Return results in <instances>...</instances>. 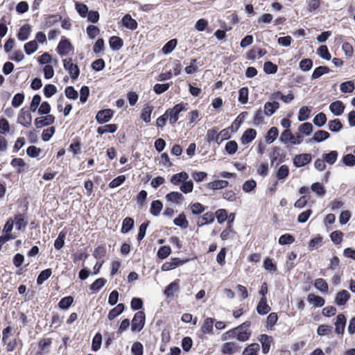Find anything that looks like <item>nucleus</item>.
<instances>
[{
  "instance_id": "obj_1",
  "label": "nucleus",
  "mask_w": 355,
  "mask_h": 355,
  "mask_svg": "<svg viewBox=\"0 0 355 355\" xmlns=\"http://www.w3.org/2000/svg\"><path fill=\"white\" fill-rule=\"evenodd\" d=\"M146 323V315L144 311H137L133 316L131 322V331L132 332H140L144 327Z\"/></svg>"
},
{
  "instance_id": "obj_2",
  "label": "nucleus",
  "mask_w": 355,
  "mask_h": 355,
  "mask_svg": "<svg viewBox=\"0 0 355 355\" xmlns=\"http://www.w3.org/2000/svg\"><path fill=\"white\" fill-rule=\"evenodd\" d=\"M187 103L181 102L173 106V108L167 109L166 113L168 116L170 123H175L179 119V114L185 110V105Z\"/></svg>"
},
{
  "instance_id": "obj_3",
  "label": "nucleus",
  "mask_w": 355,
  "mask_h": 355,
  "mask_svg": "<svg viewBox=\"0 0 355 355\" xmlns=\"http://www.w3.org/2000/svg\"><path fill=\"white\" fill-rule=\"evenodd\" d=\"M63 67L68 71L72 80H76L80 75V69L76 64H73L71 58H66L62 60Z\"/></svg>"
},
{
  "instance_id": "obj_4",
  "label": "nucleus",
  "mask_w": 355,
  "mask_h": 355,
  "mask_svg": "<svg viewBox=\"0 0 355 355\" xmlns=\"http://www.w3.org/2000/svg\"><path fill=\"white\" fill-rule=\"evenodd\" d=\"M73 50V46L70 40L64 37H62L56 48L57 53L62 57L68 55Z\"/></svg>"
},
{
  "instance_id": "obj_5",
  "label": "nucleus",
  "mask_w": 355,
  "mask_h": 355,
  "mask_svg": "<svg viewBox=\"0 0 355 355\" xmlns=\"http://www.w3.org/2000/svg\"><path fill=\"white\" fill-rule=\"evenodd\" d=\"M114 112L110 108L100 110L96 114V121L99 124L105 123L111 120Z\"/></svg>"
},
{
  "instance_id": "obj_6",
  "label": "nucleus",
  "mask_w": 355,
  "mask_h": 355,
  "mask_svg": "<svg viewBox=\"0 0 355 355\" xmlns=\"http://www.w3.org/2000/svg\"><path fill=\"white\" fill-rule=\"evenodd\" d=\"M235 218V214L232 213L228 217L226 228L221 232L220 238L223 241H226L230 238H232L235 232L232 229V223Z\"/></svg>"
},
{
  "instance_id": "obj_7",
  "label": "nucleus",
  "mask_w": 355,
  "mask_h": 355,
  "mask_svg": "<svg viewBox=\"0 0 355 355\" xmlns=\"http://www.w3.org/2000/svg\"><path fill=\"white\" fill-rule=\"evenodd\" d=\"M189 261V259H181L180 258L173 257L170 259V261H166L163 263L161 268L162 271H168L187 263Z\"/></svg>"
},
{
  "instance_id": "obj_8",
  "label": "nucleus",
  "mask_w": 355,
  "mask_h": 355,
  "mask_svg": "<svg viewBox=\"0 0 355 355\" xmlns=\"http://www.w3.org/2000/svg\"><path fill=\"white\" fill-rule=\"evenodd\" d=\"M312 160V156L309 153H302L295 155L293 159V165L297 168L303 167L309 164Z\"/></svg>"
},
{
  "instance_id": "obj_9",
  "label": "nucleus",
  "mask_w": 355,
  "mask_h": 355,
  "mask_svg": "<svg viewBox=\"0 0 355 355\" xmlns=\"http://www.w3.org/2000/svg\"><path fill=\"white\" fill-rule=\"evenodd\" d=\"M55 118L53 114H48L36 118L34 121V124L35 128L39 129L53 124L55 122Z\"/></svg>"
},
{
  "instance_id": "obj_10",
  "label": "nucleus",
  "mask_w": 355,
  "mask_h": 355,
  "mask_svg": "<svg viewBox=\"0 0 355 355\" xmlns=\"http://www.w3.org/2000/svg\"><path fill=\"white\" fill-rule=\"evenodd\" d=\"M350 298V293L347 290L343 289L336 293L334 303L338 306H345Z\"/></svg>"
},
{
  "instance_id": "obj_11",
  "label": "nucleus",
  "mask_w": 355,
  "mask_h": 355,
  "mask_svg": "<svg viewBox=\"0 0 355 355\" xmlns=\"http://www.w3.org/2000/svg\"><path fill=\"white\" fill-rule=\"evenodd\" d=\"M258 340L261 344L262 353L263 354H267L270 351L272 343H273L272 337L267 334H261Z\"/></svg>"
},
{
  "instance_id": "obj_12",
  "label": "nucleus",
  "mask_w": 355,
  "mask_h": 355,
  "mask_svg": "<svg viewBox=\"0 0 355 355\" xmlns=\"http://www.w3.org/2000/svg\"><path fill=\"white\" fill-rule=\"evenodd\" d=\"M32 116L30 112L25 110L22 108L18 115L17 122L26 128H29L31 125Z\"/></svg>"
},
{
  "instance_id": "obj_13",
  "label": "nucleus",
  "mask_w": 355,
  "mask_h": 355,
  "mask_svg": "<svg viewBox=\"0 0 355 355\" xmlns=\"http://www.w3.org/2000/svg\"><path fill=\"white\" fill-rule=\"evenodd\" d=\"M347 323V318L343 313H339L336 316L335 324V332L338 335H343L345 332V329Z\"/></svg>"
},
{
  "instance_id": "obj_14",
  "label": "nucleus",
  "mask_w": 355,
  "mask_h": 355,
  "mask_svg": "<svg viewBox=\"0 0 355 355\" xmlns=\"http://www.w3.org/2000/svg\"><path fill=\"white\" fill-rule=\"evenodd\" d=\"M121 24L126 28L135 31L138 27L137 21L130 14H125L121 19Z\"/></svg>"
},
{
  "instance_id": "obj_15",
  "label": "nucleus",
  "mask_w": 355,
  "mask_h": 355,
  "mask_svg": "<svg viewBox=\"0 0 355 355\" xmlns=\"http://www.w3.org/2000/svg\"><path fill=\"white\" fill-rule=\"evenodd\" d=\"M257 130L253 128L247 129L241 137V142L243 145L251 143L257 137Z\"/></svg>"
},
{
  "instance_id": "obj_16",
  "label": "nucleus",
  "mask_w": 355,
  "mask_h": 355,
  "mask_svg": "<svg viewBox=\"0 0 355 355\" xmlns=\"http://www.w3.org/2000/svg\"><path fill=\"white\" fill-rule=\"evenodd\" d=\"M241 347L235 342H227L223 343L221 347V353L223 354H232L237 352Z\"/></svg>"
},
{
  "instance_id": "obj_17",
  "label": "nucleus",
  "mask_w": 355,
  "mask_h": 355,
  "mask_svg": "<svg viewBox=\"0 0 355 355\" xmlns=\"http://www.w3.org/2000/svg\"><path fill=\"white\" fill-rule=\"evenodd\" d=\"M345 108V105L341 101H334L329 105L330 112L336 116L342 115Z\"/></svg>"
},
{
  "instance_id": "obj_18",
  "label": "nucleus",
  "mask_w": 355,
  "mask_h": 355,
  "mask_svg": "<svg viewBox=\"0 0 355 355\" xmlns=\"http://www.w3.org/2000/svg\"><path fill=\"white\" fill-rule=\"evenodd\" d=\"M31 33V26L28 24H24L21 26L18 33H17V39L19 41L24 42L28 39Z\"/></svg>"
},
{
  "instance_id": "obj_19",
  "label": "nucleus",
  "mask_w": 355,
  "mask_h": 355,
  "mask_svg": "<svg viewBox=\"0 0 355 355\" xmlns=\"http://www.w3.org/2000/svg\"><path fill=\"white\" fill-rule=\"evenodd\" d=\"M214 214L211 211H208L204 214L202 216L198 217L196 224L198 227H202L205 225L212 223L214 221Z\"/></svg>"
},
{
  "instance_id": "obj_20",
  "label": "nucleus",
  "mask_w": 355,
  "mask_h": 355,
  "mask_svg": "<svg viewBox=\"0 0 355 355\" xmlns=\"http://www.w3.org/2000/svg\"><path fill=\"white\" fill-rule=\"evenodd\" d=\"M329 137L330 134L327 131L319 130L314 133L313 137L309 139V142L320 143L328 139Z\"/></svg>"
},
{
  "instance_id": "obj_21",
  "label": "nucleus",
  "mask_w": 355,
  "mask_h": 355,
  "mask_svg": "<svg viewBox=\"0 0 355 355\" xmlns=\"http://www.w3.org/2000/svg\"><path fill=\"white\" fill-rule=\"evenodd\" d=\"M270 306L267 303L266 297H261L257 306V311L258 314L264 315L268 313L270 311Z\"/></svg>"
},
{
  "instance_id": "obj_22",
  "label": "nucleus",
  "mask_w": 355,
  "mask_h": 355,
  "mask_svg": "<svg viewBox=\"0 0 355 355\" xmlns=\"http://www.w3.org/2000/svg\"><path fill=\"white\" fill-rule=\"evenodd\" d=\"M135 220L132 217L127 216L122 221L121 233L125 234L134 228Z\"/></svg>"
},
{
  "instance_id": "obj_23",
  "label": "nucleus",
  "mask_w": 355,
  "mask_h": 355,
  "mask_svg": "<svg viewBox=\"0 0 355 355\" xmlns=\"http://www.w3.org/2000/svg\"><path fill=\"white\" fill-rule=\"evenodd\" d=\"M279 108V103L276 101H273L272 102H266L264 104V114L270 116L272 115Z\"/></svg>"
},
{
  "instance_id": "obj_24",
  "label": "nucleus",
  "mask_w": 355,
  "mask_h": 355,
  "mask_svg": "<svg viewBox=\"0 0 355 355\" xmlns=\"http://www.w3.org/2000/svg\"><path fill=\"white\" fill-rule=\"evenodd\" d=\"M307 301L309 303L313 304L315 307H322L325 303V300L322 297L313 293L308 295Z\"/></svg>"
},
{
  "instance_id": "obj_25",
  "label": "nucleus",
  "mask_w": 355,
  "mask_h": 355,
  "mask_svg": "<svg viewBox=\"0 0 355 355\" xmlns=\"http://www.w3.org/2000/svg\"><path fill=\"white\" fill-rule=\"evenodd\" d=\"M189 179V175L185 171H181L172 175L171 182L173 185H179Z\"/></svg>"
},
{
  "instance_id": "obj_26",
  "label": "nucleus",
  "mask_w": 355,
  "mask_h": 355,
  "mask_svg": "<svg viewBox=\"0 0 355 355\" xmlns=\"http://www.w3.org/2000/svg\"><path fill=\"white\" fill-rule=\"evenodd\" d=\"M166 199L168 202L175 204H181L184 199L183 195L178 191H171L166 195Z\"/></svg>"
},
{
  "instance_id": "obj_27",
  "label": "nucleus",
  "mask_w": 355,
  "mask_h": 355,
  "mask_svg": "<svg viewBox=\"0 0 355 355\" xmlns=\"http://www.w3.org/2000/svg\"><path fill=\"white\" fill-rule=\"evenodd\" d=\"M125 306L123 303L117 304L114 308L112 309L107 315L109 320H113L117 316L121 315L125 311Z\"/></svg>"
},
{
  "instance_id": "obj_28",
  "label": "nucleus",
  "mask_w": 355,
  "mask_h": 355,
  "mask_svg": "<svg viewBox=\"0 0 355 355\" xmlns=\"http://www.w3.org/2000/svg\"><path fill=\"white\" fill-rule=\"evenodd\" d=\"M109 44L112 51H116L123 46V40L120 37L112 36L109 40Z\"/></svg>"
},
{
  "instance_id": "obj_29",
  "label": "nucleus",
  "mask_w": 355,
  "mask_h": 355,
  "mask_svg": "<svg viewBox=\"0 0 355 355\" xmlns=\"http://www.w3.org/2000/svg\"><path fill=\"white\" fill-rule=\"evenodd\" d=\"M279 135V130L277 127L270 128L265 135V140L268 144L273 143Z\"/></svg>"
},
{
  "instance_id": "obj_30",
  "label": "nucleus",
  "mask_w": 355,
  "mask_h": 355,
  "mask_svg": "<svg viewBox=\"0 0 355 355\" xmlns=\"http://www.w3.org/2000/svg\"><path fill=\"white\" fill-rule=\"evenodd\" d=\"M173 223L175 225L180 227L181 229H187L189 227V222L184 212L180 213L173 220Z\"/></svg>"
},
{
  "instance_id": "obj_31",
  "label": "nucleus",
  "mask_w": 355,
  "mask_h": 355,
  "mask_svg": "<svg viewBox=\"0 0 355 355\" xmlns=\"http://www.w3.org/2000/svg\"><path fill=\"white\" fill-rule=\"evenodd\" d=\"M163 209V204L159 200H155L151 202L150 213L153 216H157L159 215L161 211Z\"/></svg>"
},
{
  "instance_id": "obj_32",
  "label": "nucleus",
  "mask_w": 355,
  "mask_h": 355,
  "mask_svg": "<svg viewBox=\"0 0 355 355\" xmlns=\"http://www.w3.org/2000/svg\"><path fill=\"white\" fill-rule=\"evenodd\" d=\"M10 165L14 168H17V173H21L25 171L24 168L26 164L22 158L14 157L10 162Z\"/></svg>"
},
{
  "instance_id": "obj_33",
  "label": "nucleus",
  "mask_w": 355,
  "mask_h": 355,
  "mask_svg": "<svg viewBox=\"0 0 355 355\" xmlns=\"http://www.w3.org/2000/svg\"><path fill=\"white\" fill-rule=\"evenodd\" d=\"M179 279H176L166 287L164 293L167 297H173V292L179 291Z\"/></svg>"
},
{
  "instance_id": "obj_34",
  "label": "nucleus",
  "mask_w": 355,
  "mask_h": 355,
  "mask_svg": "<svg viewBox=\"0 0 355 355\" xmlns=\"http://www.w3.org/2000/svg\"><path fill=\"white\" fill-rule=\"evenodd\" d=\"M118 129V125L115 123L107 124L103 126H99L96 132L98 135H102L106 132L114 133Z\"/></svg>"
},
{
  "instance_id": "obj_35",
  "label": "nucleus",
  "mask_w": 355,
  "mask_h": 355,
  "mask_svg": "<svg viewBox=\"0 0 355 355\" xmlns=\"http://www.w3.org/2000/svg\"><path fill=\"white\" fill-rule=\"evenodd\" d=\"M330 72V69L327 66H319L314 69L311 79L315 80L320 78L322 76Z\"/></svg>"
},
{
  "instance_id": "obj_36",
  "label": "nucleus",
  "mask_w": 355,
  "mask_h": 355,
  "mask_svg": "<svg viewBox=\"0 0 355 355\" xmlns=\"http://www.w3.org/2000/svg\"><path fill=\"white\" fill-rule=\"evenodd\" d=\"M228 184L229 182L227 180H218L209 182L207 187L212 190H218L227 187Z\"/></svg>"
},
{
  "instance_id": "obj_37",
  "label": "nucleus",
  "mask_w": 355,
  "mask_h": 355,
  "mask_svg": "<svg viewBox=\"0 0 355 355\" xmlns=\"http://www.w3.org/2000/svg\"><path fill=\"white\" fill-rule=\"evenodd\" d=\"M260 350V345L257 343H251L248 345L243 351L242 355H258Z\"/></svg>"
},
{
  "instance_id": "obj_38",
  "label": "nucleus",
  "mask_w": 355,
  "mask_h": 355,
  "mask_svg": "<svg viewBox=\"0 0 355 355\" xmlns=\"http://www.w3.org/2000/svg\"><path fill=\"white\" fill-rule=\"evenodd\" d=\"M16 229L19 231L24 230L27 225V221L25 220L24 214H17L15 216Z\"/></svg>"
},
{
  "instance_id": "obj_39",
  "label": "nucleus",
  "mask_w": 355,
  "mask_h": 355,
  "mask_svg": "<svg viewBox=\"0 0 355 355\" xmlns=\"http://www.w3.org/2000/svg\"><path fill=\"white\" fill-rule=\"evenodd\" d=\"M153 110V107L149 105H146L142 109L140 118L146 123L150 122V115Z\"/></svg>"
},
{
  "instance_id": "obj_40",
  "label": "nucleus",
  "mask_w": 355,
  "mask_h": 355,
  "mask_svg": "<svg viewBox=\"0 0 355 355\" xmlns=\"http://www.w3.org/2000/svg\"><path fill=\"white\" fill-rule=\"evenodd\" d=\"M338 156V153L336 150H331L328 153H323L322 157L326 163L333 165L336 162Z\"/></svg>"
},
{
  "instance_id": "obj_41",
  "label": "nucleus",
  "mask_w": 355,
  "mask_h": 355,
  "mask_svg": "<svg viewBox=\"0 0 355 355\" xmlns=\"http://www.w3.org/2000/svg\"><path fill=\"white\" fill-rule=\"evenodd\" d=\"M315 288L319 290L322 293H327L329 291V286L327 282L322 278L316 279L313 284Z\"/></svg>"
},
{
  "instance_id": "obj_42",
  "label": "nucleus",
  "mask_w": 355,
  "mask_h": 355,
  "mask_svg": "<svg viewBox=\"0 0 355 355\" xmlns=\"http://www.w3.org/2000/svg\"><path fill=\"white\" fill-rule=\"evenodd\" d=\"M52 274V270L51 268H46L42 270L36 279L37 285H42L46 280H47Z\"/></svg>"
},
{
  "instance_id": "obj_43",
  "label": "nucleus",
  "mask_w": 355,
  "mask_h": 355,
  "mask_svg": "<svg viewBox=\"0 0 355 355\" xmlns=\"http://www.w3.org/2000/svg\"><path fill=\"white\" fill-rule=\"evenodd\" d=\"M299 133L303 136H309L311 135L313 130V125L309 122H305L302 123L298 128Z\"/></svg>"
},
{
  "instance_id": "obj_44",
  "label": "nucleus",
  "mask_w": 355,
  "mask_h": 355,
  "mask_svg": "<svg viewBox=\"0 0 355 355\" xmlns=\"http://www.w3.org/2000/svg\"><path fill=\"white\" fill-rule=\"evenodd\" d=\"M214 321L215 319L212 318H207L201 327L202 331L205 334L211 333Z\"/></svg>"
},
{
  "instance_id": "obj_45",
  "label": "nucleus",
  "mask_w": 355,
  "mask_h": 355,
  "mask_svg": "<svg viewBox=\"0 0 355 355\" xmlns=\"http://www.w3.org/2000/svg\"><path fill=\"white\" fill-rule=\"evenodd\" d=\"M73 302V297L71 295L62 297L58 302V307L62 310H67Z\"/></svg>"
},
{
  "instance_id": "obj_46",
  "label": "nucleus",
  "mask_w": 355,
  "mask_h": 355,
  "mask_svg": "<svg viewBox=\"0 0 355 355\" xmlns=\"http://www.w3.org/2000/svg\"><path fill=\"white\" fill-rule=\"evenodd\" d=\"M81 141L79 137L73 139L72 142L69 145V150L72 152L73 155H76L80 153Z\"/></svg>"
},
{
  "instance_id": "obj_47",
  "label": "nucleus",
  "mask_w": 355,
  "mask_h": 355,
  "mask_svg": "<svg viewBox=\"0 0 355 355\" xmlns=\"http://www.w3.org/2000/svg\"><path fill=\"white\" fill-rule=\"evenodd\" d=\"M38 49L36 40H31L24 45V49L26 55H30L35 53Z\"/></svg>"
},
{
  "instance_id": "obj_48",
  "label": "nucleus",
  "mask_w": 355,
  "mask_h": 355,
  "mask_svg": "<svg viewBox=\"0 0 355 355\" xmlns=\"http://www.w3.org/2000/svg\"><path fill=\"white\" fill-rule=\"evenodd\" d=\"M328 126L329 130L332 132H338L343 128V125L339 119H335L329 121L328 123Z\"/></svg>"
},
{
  "instance_id": "obj_49",
  "label": "nucleus",
  "mask_w": 355,
  "mask_h": 355,
  "mask_svg": "<svg viewBox=\"0 0 355 355\" xmlns=\"http://www.w3.org/2000/svg\"><path fill=\"white\" fill-rule=\"evenodd\" d=\"M106 282L107 280L105 278H98L89 286V289L93 292H98L105 286Z\"/></svg>"
},
{
  "instance_id": "obj_50",
  "label": "nucleus",
  "mask_w": 355,
  "mask_h": 355,
  "mask_svg": "<svg viewBox=\"0 0 355 355\" xmlns=\"http://www.w3.org/2000/svg\"><path fill=\"white\" fill-rule=\"evenodd\" d=\"M340 89L343 93H352L355 89V84L352 80L343 82L340 85Z\"/></svg>"
},
{
  "instance_id": "obj_51",
  "label": "nucleus",
  "mask_w": 355,
  "mask_h": 355,
  "mask_svg": "<svg viewBox=\"0 0 355 355\" xmlns=\"http://www.w3.org/2000/svg\"><path fill=\"white\" fill-rule=\"evenodd\" d=\"M289 175V168L287 165H282L277 171L276 176L278 180H284Z\"/></svg>"
},
{
  "instance_id": "obj_52",
  "label": "nucleus",
  "mask_w": 355,
  "mask_h": 355,
  "mask_svg": "<svg viewBox=\"0 0 355 355\" xmlns=\"http://www.w3.org/2000/svg\"><path fill=\"white\" fill-rule=\"evenodd\" d=\"M191 212L193 215L197 216L203 213L206 207L200 202H193L189 205Z\"/></svg>"
},
{
  "instance_id": "obj_53",
  "label": "nucleus",
  "mask_w": 355,
  "mask_h": 355,
  "mask_svg": "<svg viewBox=\"0 0 355 355\" xmlns=\"http://www.w3.org/2000/svg\"><path fill=\"white\" fill-rule=\"evenodd\" d=\"M327 121L326 114L323 112H320L314 116L313 123L315 126L321 128L325 125Z\"/></svg>"
},
{
  "instance_id": "obj_54",
  "label": "nucleus",
  "mask_w": 355,
  "mask_h": 355,
  "mask_svg": "<svg viewBox=\"0 0 355 355\" xmlns=\"http://www.w3.org/2000/svg\"><path fill=\"white\" fill-rule=\"evenodd\" d=\"M311 112V110L308 106H302L298 113L297 119L299 121H304L307 120Z\"/></svg>"
},
{
  "instance_id": "obj_55",
  "label": "nucleus",
  "mask_w": 355,
  "mask_h": 355,
  "mask_svg": "<svg viewBox=\"0 0 355 355\" xmlns=\"http://www.w3.org/2000/svg\"><path fill=\"white\" fill-rule=\"evenodd\" d=\"M231 137L230 128L223 129L219 133H217L216 143L220 144L223 141L230 139Z\"/></svg>"
},
{
  "instance_id": "obj_56",
  "label": "nucleus",
  "mask_w": 355,
  "mask_h": 355,
  "mask_svg": "<svg viewBox=\"0 0 355 355\" xmlns=\"http://www.w3.org/2000/svg\"><path fill=\"white\" fill-rule=\"evenodd\" d=\"M297 258V254L294 252H291L287 254V261L285 264V269L287 271L293 270L296 264L294 263L293 261Z\"/></svg>"
},
{
  "instance_id": "obj_57",
  "label": "nucleus",
  "mask_w": 355,
  "mask_h": 355,
  "mask_svg": "<svg viewBox=\"0 0 355 355\" xmlns=\"http://www.w3.org/2000/svg\"><path fill=\"white\" fill-rule=\"evenodd\" d=\"M178 41L176 39H172L167 42L162 49V51L164 54L168 55L171 53L174 49L176 47Z\"/></svg>"
},
{
  "instance_id": "obj_58",
  "label": "nucleus",
  "mask_w": 355,
  "mask_h": 355,
  "mask_svg": "<svg viewBox=\"0 0 355 355\" xmlns=\"http://www.w3.org/2000/svg\"><path fill=\"white\" fill-rule=\"evenodd\" d=\"M102 345V335L101 333L97 332L92 338V350L97 352L101 349Z\"/></svg>"
},
{
  "instance_id": "obj_59",
  "label": "nucleus",
  "mask_w": 355,
  "mask_h": 355,
  "mask_svg": "<svg viewBox=\"0 0 355 355\" xmlns=\"http://www.w3.org/2000/svg\"><path fill=\"white\" fill-rule=\"evenodd\" d=\"M238 150V144L236 141L230 140L225 146V150L229 155H234Z\"/></svg>"
},
{
  "instance_id": "obj_60",
  "label": "nucleus",
  "mask_w": 355,
  "mask_h": 355,
  "mask_svg": "<svg viewBox=\"0 0 355 355\" xmlns=\"http://www.w3.org/2000/svg\"><path fill=\"white\" fill-rule=\"evenodd\" d=\"M171 253V247L168 245H163L161 246L157 252V257L159 259H165L167 258Z\"/></svg>"
},
{
  "instance_id": "obj_61",
  "label": "nucleus",
  "mask_w": 355,
  "mask_h": 355,
  "mask_svg": "<svg viewBox=\"0 0 355 355\" xmlns=\"http://www.w3.org/2000/svg\"><path fill=\"white\" fill-rule=\"evenodd\" d=\"M311 189L318 196L322 197L326 194V190L322 184L318 182H314L311 186Z\"/></svg>"
},
{
  "instance_id": "obj_62",
  "label": "nucleus",
  "mask_w": 355,
  "mask_h": 355,
  "mask_svg": "<svg viewBox=\"0 0 355 355\" xmlns=\"http://www.w3.org/2000/svg\"><path fill=\"white\" fill-rule=\"evenodd\" d=\"M75 8L77 12L81 17H86L89 12V8L86 4L77 1L75 3Z\"/></svg>"
},
{
  "instance_id": "obj_63",
  "label": "nucleus",
  "mask_w": 355,
  "mask_h": 355,
  "mask_svg": "<svg viewBox=\"0 0 355 355\" xmlns=\"http://www.w3.org/2000/svg\"><path fill=\"white\" fill-rule=\"evenodd\" d=\"M294 241L295 237L288 233L281 235L278 240L279 244L282 245H291Z\"/></svg>"
},
{
  "instance_id": "obj_64",
  "label": "nucleus",
  "mask_w": 355,
  "mask_h": 355,
  "mask_svg": "<svg viewBox=\"0 0 355 355\" xmlns=\"http://www.w3.org/2000/svg\"><path fill=\"white\" fill-rule=\"evenodd\" d=\"M317 54L322 59L325 60H330L331 58V55L328 50V48L326 45H321L317 49Z\"/></svg>"
}]
</instances>
